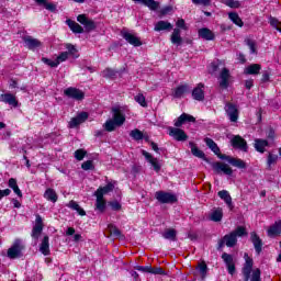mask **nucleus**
Masks as SVG:
<instances>
[{"instance_id": "1", "label": "nucleus", "mask_w": 281, "mask_h": 281, "mask_svg": "<svg viewBox=\"0 0 281 281\" xmlns=\"http://www.w3.org/2000/svg\"><path fill=\"white\" fill-rule=\"evenodd\" d=\"M245 258V265L243 268V273L246 281H261L260 280V269L256 268L254 269V259L250 258L248 254L244 255Z\"/></svg>"}, {"instance_id": "2", "label": "nucleus", "mask_w": 281, "mask_h": 281, "mask_svg": "<svg viewBox=\"0 0 281 281\" xmlns=\"http://www.w3.org/2000/svg\"><path fill=\"white\" fill-rule=\"evenodd\" d=\"M155 199L158 203H162V204L177 203V195L175 193H170L166 191H157L155 193Z\"/></svg>"}, {"instance_id": "3", "label": "nucleus", "mask_w": 281, "mask_h": 281, "mask_svg": "<svg viewBox=\"0 0 281 281\" xmlns=\"http://www.w3.org/2000/svg\"><path fill=\"white\" fill-rule=\"evenodd\" d=\"M23 251V241L21 239H15L13 245L8 249L7 256L14 260V258H20L21 252Z\"/></svg>"}, {"instance_id": "4", "label": "nucleus", "mask_w": 281, "mask_h": 281, "mask_svg": "<svg viewBox=\"0 0 281 281\" xmlns=\"http://www.w3.org/2000/svg\"><path fill=\"white\" fill-rule=\"evenodd\" d=\"M218 158L224 159L231 164V166H234V168H239V170H245L247 168V162H245L243 159L234 158L227 155H220Z\"/></svg>"}, {"instance_id": "5", "label": "nucleus", "mask_w": 281, "mask_h": 281, "mask_svg": "<svg viewBox=\"0 0 281 281\" xmlns=\"http://www.w3.org/2000/svg\"><path fill=\"white\" fill-rule=\"evenodd\" d=\"M64 95L71 98L72 100H85V92L78 88L69 87L64 90Z\"/></svg>"}, {"instance_id": "6", "label": "nucleus", "mask_w": 281, "mask_h": 281, "mask_svg": "<svg viewBox=\"0 0 281 281\" xmlns=\"http://www.w3.org/2000/svg\"><path fill=\"white\" fill-rule=\"evenodd\" d=\"M77 21L83 25L86 32H93V30H95V22L89 19L87 14H79Z\"/></svg>"}, {"instance_id": "7", "label": "nucleus", "mask_w": 281, "mask_h": 281, "mask_svg": "<svg viewBox=\"0 0 281 281\" xmlns=\"http://www.w3.org/2000/svg\"><path fill=\"white\" fill-rule=\"evenodd\" d=\"M170 137H173L176 142H186L188 140V134L179 127H168Z\"/></svg>"}, {"instance_id": "8", "label": "nucleus", "mask_w": 281, "mask_h": 281, "mask_svg": "<svg viewBox=\"0 0 281 281\" xmlns=\"http://www.w3.org/2000/svg\"><path fill=\"white\" fill-rule=\"evenodd\" d=\"M43 217H41V215H36L35 218V225L33 226L32 229V238H34L35 240H38V238L41 237V234H43Z\"/></svg>"}, {"instance_id": "9", "label": "nucleus", "mask_w": 281, "mask_h": 281, "mask_svg": "<svg viewBox=\"0 0 281 281\" xmlns=\"http://www.w3.org/2000/svg\"><path fill=\"white\" fill-rule=\"evenodd\" d=\"M213 170L217 175H221V172H222L223 175H227L228 177L234 173V170L232 169V167H229V165H227L225 162H214Z\"/></svg>"}, {"instance_id": "10", "label": "nucleus", "mask_w": 281, "mask_h": 281, "mask_svg": "<svg viewBox=\"0 0 281 281\" xmlns=\"http://www.w3.org/2000/svg\"><path fill=\"white\" fill-rule=\"evenodd\" d=\"M121 36H123V38L127 41L130 45H133L134 47H142V40H139V37H137L135 34L127 31H122Z\"/></svg>"}, {"instance_id": "11", "label": "nucleus", "mask_w": 281, "mask_h": 281, "mask_svg": "<svg viewBox=\"0 0 281 281\" xmlns=\"http://www.w3.org/2000/svg\"><path fill=\"white\" fill-rule=\"evenodd\" d=\"M89 120V114L87 112H81L77 116L72 117L68 123L69 128H76Z\"/></svg>"}, {"instance_id": "12", "label": "nucleus", "mask_w": 281, "mask_h": 281, "mask_svg": "<svg viewBox=\"0 0 281 281\" xmlns=\"http://www.w3.org/2000/svg\"><path fill=\"white\" fill-rule=\"evenodd\" d=\"M225 111L231 122H238V108L234 103H226Z\"/></svg>"}, {"instance_id": "13", "label": "nucleus", "mask_w": 281, "mask_h": 281, "mask_svg": "<svg viewBox=\"0 0 281 281\" xmlns=\"http://www.w3.org/2000/svg\"><path fill=\"white\" fill-rule=\"evenodd\" d=\"M112 117H113L112 120L119 126H122L124 124V122H126V116H124V113L122 112V109H120V108L112 109Z\"/></svg>"}, {"instance_id": "14", "label": "nucleus", "mask_w": 281, "mask_h": 281, "mask_svg": "<svg viewBox=\"0 0 281 281\" xmlns=\"http://www.w3.org/2000/svg\"><path fill=\"white\" fill-rule=\"evenodd\" d=\"M142 155H143V157H145L146 161H148V164H150V166L154 168V170L156 172H159V170H161V165H159V160H157V158L153 157L150 155V153L143 149Z\"/></svg>"}, {"instance_id": "15", "label": "nucleus", "mask_w": 281, "mask_h": 281, "mask_svg": "<svg viewBox=\"0 0 281 281\" xmlns=\"http://www.w3.org/2000/svg\"><path fill=\"white\" fill-rule=\"evenodd\" d=\"M0 102H4V104H9L16 109L19 106V100H16V95L12 93H4L0 95Z\"/></svg>"}, {"instance_id": "16", "label": "nucleus", "mask_w": 281, "mask_h": 281, "mask_svg": "<svg viewBox=\"0 0 281 281\" xmlns=\"http://www.w3.org/2000/svg\"><path fill=\"white\" fill-rule=\"evenodd\" d=\"M229 78H232L229 70L227 68H223L218 78L221 89H227V87H229Z\"/></svg>"}, {"instance_id": "17", "label": "nucleus", "mask_w": 281, "mask_h": 281, "mask_svg": "<svg viewBox=\"0 0 281 281\" xmlns=\"http://www.w3.org/2000/svg\"><path fill=\"white\" fill-rule=\"evenodd\" d=\"M222 259L224 260L225 265L227 266L228 269V273H231V276H234V273H236V266L234 265V257H232V255L224 252L222 255Z\"/></svg>"}, {"instance_id": "18", "label": "nucleus", "mask_w": 281, "mask_h": 281, "mask_svg": "<svg viewBox=\"0 0 281 281\" xmlns=\"http://www.w3.org/2000/svg\"><path fill=\"white\" fill-rule=\"evenodd\" d=\"M232 146H234V148H239V150H244V153H247V140H245V138H243L240 135L233 137Z\"/></svg>"}, {"instance_id": "19", "label": "nucleus", "mask_w": 281, "mask_h": 281, "mask_svg": "<svg viewBox=\"0 0 281 281\" xmlns=\"http://www.w3.org/2000/svg\"><path fill=\"white\" fill-rule=\"evenodd\" d=\"M205 89V85L199 83L192 91V98L193 100H198V102H202V100H205V92L203 91Z\"/></svg>"}, {"instance_id": "20", "label": "nucleus", "mask_w": 281, "mask_h": 281, "mask_svg": "<svg viewBox=\"0 0 281 281\" xmlns=\"http://www.w3.org/2000/svg\"><path fill=\"white\" fill-rule=\"evenodd\" d=\"M186 122H196V119L190 114L182 113L175 122V126H177V128H180V126H183Z\"/></svg>"}, {"instance_id": "21", "label": "nucleus", "mask_w": 281, "mask_h": 281, "mask_svg": "<svg viewBox=\"0 0 281 281\" xmlns=\"http://www.w3.org/2000/svg\"><path fill=\"white\" fill-rule=\"evenodd\" d=\"M209 220L213 221V223H221V221H223V209H213L209 214Z\"/></svg>"}, {"instance_id": "22", "label": "nucleus", "mask_w": 281, "mask_h": 281, "mask_svg": "<svg viewBox=\"0 0 281 281\" xmlns=\"http://www.w3.org/2000/svg\"><path fill=\"white\" fill-rule=\"evenodd\" d=\"M217 196H220V199H222V201L226 203L229 210H234V204H232V195H229V191H218Z\"/></svg>"}, {"instance_id": "23", "label": "nucleus", "mask_w": 281, "mask_h": 281, "mask_svg": "<svg viewBox=\"0 0 281 281\" xmlns=\"http://www.w3.org/2000/svg\"><path fill=\"white\" fill-rule=\"evenodd\" d=\"M268 236L270 238H276V236H280L281 234V221L276 222L272 226L268 228Z\"/></svg>"}, {"instance_id": "24", "label": "nucleus", "mask_w": 281, "mask_h": 281, "mask_svg": "<svg viewBox=\"0 0 281 281\" xmlns=\"http://www.w3.org/2000/svg\"><path fill=\"white\" fill-rule=\"evenodd\" d=\"M95 196H97V203L95 207L99 210V212H104L106 210V201H104V195L100 193V191H95Z\"/></svg>"}, {"instance_id": "25", "label": "nucleus", "mask_w": 281, "mask_h": 281, "mask_svg": "<svg viewBox=\"0 0 281 281\" xmlns=\"http://www.w3.org/2000/svg\"><path fill=\"white\" fill-rule=\"evenodd\" d=\"M135 3H142L143 5H145V8H148L151 11H156L159 10V2L155 1V0H133Z\"/></svg>"}, {"instance_id": "26", "label": "nucleus", "mask_w": 281, "mask_h": 281, "mask_svg": "<svg viewBox=\"0 0 281 281\" xmlns=\"http://www.w3.org/2000/svg\"><path fill=\"white\" fill-rule=\"evenodd\" d=\"M155 32H164V31H168L170 32V30H172V24L168 21H158L156 24H155V27H154Z\"/></svg>"}, {"instance_id": "27", "label": "nucleus", "mask_w": 281, "mask_h": 281, "mask_svg": "<svg viewBox=\"0 0 281 281\" xmlns=\"http://www.w3.org/2000/svg\"><path fill=\"white\" fill-rule=\"evenodd\" d=\"M260 69H262L260 64H252L245 68L244 74H246V76H258Z\"/></svg>"}, {"instance_id": "28", "label": "nucleus", "mask_w": 281, "mask_h": 281, "mask_svg": "<svg viewBox=\"0 0 281 281\" xmlns=\"http://www.w3.org/2000/svg\"><path fill=\"white\" fill-rule=\"evenodd\" d=\"M25 43V47L29 49H36V47H41V41L32 37V36H26L23 38Z\"/></svg>"}, {"instance_id": "29", "label": "nucleus", "mask_w": 281, "mask_h": 281, "mask_svg": "<svg viewBox=\"0 0 281 281\" xmlns=\"http://www.w3.org/2000/svg\"><path fill=\"white\" fill-rule=\"evenodd\" d=\"M250 240L254 244L257 254H260V251H262V240L260 237L256 233H251Z\"/></svg>"}, {"instance_id": "30", "label": "nucleus", "mask_w": 281, "mask_h": 281, "mask_svg": "<svg viewBox=\"0 0 281 281\" xmlns=\"http://www.w3.org/2000/svg\"><path fill=\"white\" fill-rule=\"evenodd\" d=\"M267 146H269V142L267 139L262 138H256L255 139V149L257 153H265Z\"/></svg>"}, {"instance_id": "31", "label": "nucleus", "mask_w": 281, "mask_h": 281, "mask_svg": "<svg viewBox=\"0 0 281 281\" xmlns=\"http://www.w3.org/2000/svg\"><path fill=\"white\" fill-rule=\"evenodd\" d=\"M66 23L74 34H82L85 32V29L76 21L67 20Z\"/></svg>"}, {"instance_id": "32", "label": "nucleus", "mask_w": 281, "mask_h": 281, "mask_svg": "<svg viewBox=\"0 0 281 281\" xmlns=\"http://www.w3.org/2000/svg\"><path fill=\"white\" fill-rule=\"evenodd\" d=\"M188 91H190V88L188 87V85H182L177 87L173 90V98H183V95H186L188 93Z\"/></svg>"}, {"instance_id": "33", "label": "nucleus", "mask_w": 281, "mask_h": 281, "mask_svg": "<svg viewBox=\"0 0 281 281\" xmlns=\"http://www.w3.org/2000/svg\"><path fill=\"white\" fill-rule=\"evenodd\" d=\"M40 251L43 256H49V237L44 236L42 244L40 246Z\"/></svg>"}, {"instance_id": "34", "label": "nucleus", "mask_w": 281, "mask_h": 281, "mask_svg": "<svg viewBox=\"0 0 281 281\" xmlns=\"http://www.w3.org/2000/svg\"><path fill=\"white\" fill-rule=\"evenodd\" d=\"M44 199H46V201H50L52 203H56V201H58V194L54 189H46L44 192Z\"/></svg>"}, {"instance_id": "35", "label": "nucleus", "mask_w": 281, "mask_h": 281, "mask_svg": "<svg viewBox=\"0 0 281 281\" xmlns=\"http://www.w3.org/2000/svg\"><path fill=\"white\" fill-rule=\"evenodd\" d=\"M198 33L204 41H214V33L210 29H200Z\"/></svg>"}, {"instance_id": "36", "label": "nucleus", "mask_w": 281, "mask_h": 281, "mask_svg": "<svg viewBox=\"0 0 281 281\" xmlns=\"http://www.w3.org/2000/svg\"><path fill=\"white\" fill-rule=\"evenodd\" d=\"M171 43L173 45H181L183 43V38H181V30L175 29L171 34Z\"/></svg>"}, {"instance_id": "37", "label": "nucleus", "mask_w": 281, "mask_h": 281, "mask_svg": "<svg viewBox=\"0 0 281 281\" xmlns=\"http://www.w3.org/2000/svg\"><path fill=\"white\" fill-rule=\"evenodd\" d=\"M162 238L166 240H177V231L175 228H167L162 233Z\"/></svg>"}, {"instance_id": "38", "label": "nucleus", "mask_w": 281, "mask_h": 281, "mask_svg": "<svg viewBox=\"0 0 281 281\" xmlns=\"http://www.w3.org/2000/svg\"><path fill=\"white\" fill-rule=\"evenodd\" d=\"M189 146L191 148V153L192 155H194V157H198L199 159H203V157H205V154L199 149V147H196V144L190 142Z\"/></svg>"}, {"instance_id": "39", "label": "nucleus", "mask_w": 281, "mask_h": 281, "mask_svg": "<svg viewBox=\"0 0 281 281\" xmlns=\"http://www.w3.org/2000/svg\"><path fill=\"white\" fill-rule=\"evenodd\" d=\"M206 146H209L212 151L217 155V157L221 155V149L218 148V145H216V143L214 140H212V138H205L204 139Z\"/></svg>"}, {"instance_id": "40", "label": "nucleus", "mask_w": 281, "mask_h": 281, "mask_svg": "<svg viewBox=\"0 0 281 281\" xmlns=\"http://www.w3.org/2000/svg\"><path fill=\"white\" fill-rule=\"evenodd\" d=\"M238 239H236V235L231 233L229 235L224 236V243L226 247H234Z\"/></svg>"}, {"instance_id": "41", "label": "nucleus", "mask_w": 281, "mask_h": 281, "mask_svg": "<svg viewBox=\"0 0 281 281\" xmlns=\"http://www.w3.org/2000/svg\"><path fill=\"white\" fill-rule=\"evenodd\" d=\"M9 188H12L14 194L18 196H23V193L21 192V189H19V184H16V179L10 178L9 179Z\"/></svg>"}, {"instance_id": "42", "label": "nucleus", "mask_w": 281, "mask_h": 281, "mask_svg": "<svg viewBox=\"0 0 281 281\" xmlns=\"http://www.w3.org/2000/svg\"><path fill=\"white\" fill-rule=\"evenodd\" d=\"M68 207L78 212L79 216H86L87 215V212H85L82 210V207H80V204L77 203L76 201H70L69 204H68Z\"/></svg>"}, {"instance_id": "43", "label": "nucleus", "mask_w": 281, "mask_h": 281, "mask_svg": "<svg viewBox=\"0 0 281 281\" xmlns=\"http://www.w3.org/2000/svg\"><path fill=\"white\" fill-rule=\"evenodd\" d=\"M196 271H199L202 280H205V278L207 276V265H205V262L199 263Z\"/></svg>"}, {"instance_id": "44", "label": "nucleus", "mask_w": 281, "mask_h": 281, "mask_svg": "<svg viewBox=\"0 0 281 281\" xmlns=\"http://www.w3.org/2000/svg\"><path fill=\"white\" fill-rule=\"evenodd\" d=\"M113 188H115V186L110 182L105 187L99 188L97 192H100L101 196H104V194H109V192H113Z\"/></svg>"}, {"instance_id": "45", "label": "nucleus", "mask_w": 281, "mask_h": 281, "mask_svg": "<svg viewBox=\"0 0 281 281\" xmlns=\"http://www.w3.org/2000/svg\"><path fill=\"white\" fill-rule=\"evenodd\" d=\"M135 102H137L138 104H140L144 109H146V106H148V103L146 102V97L142 93H138L134 97Z\"/></svg>"}, {"instance_id": "46", "label": "nucleus", "mask_w": 281, "mask_h": 281, "mask_svg": "<svg viewBox=\"0 0 281 281\" xmlns=\"http://www.w3.org/2000/svg\"><path fill=\"white\" fill-rule=\"evenodd\" d=\"M228 18L231 19V21H233V23H235V25H238V27H243V20L240 19V16L237 15V13H229Z\"/></svg>"}, {"instance_id": "47", "label": "nucleus", "mask_w": 281, "mask_h": 281, "mask_svg": "<svg viewBox=\"0 0 281 281\" xmlns=\"http://www.w3.org/2000/svg\"><path fill=\"white\" fill-rule=\"evenodd\" d=\"M65 47L68 50L67 52L68 56L70 55V56H74L75 58H78V49L76 48V46L71 44H66Z\"/></svg>"}, {"instance_id": "48", "label": "nucleus", "mask_w": 281, "mask_h": 281, "mask_svg": "<svg viewBox=\"0 0 281 281\" xmlns=\"http://www.w3.org/2000/svg\"><path fill=\"white\" fill-rule=\"evenodd\" d=\"M119 126L117 123L114 122V120H109L105 122L104 124V128L105 131H108L109 133H112V131H115V127Z\"/></svg>"}, {"instance_id": "49", "label": "nucleus", "mask_w": 281, "mask_h": 281, "mask_svg": "<svg viewBox=\"0 0 281 281\" xmlns=\"http://www.w3.org/2000/svg\"><path fill=\"white\" fill-rule=\"evenodd\" d=\"M130 136L133 137L136 142L144 139V133H142V131H139V130H133L130 133Z\"/></svg>"}, {"instance_id": "50", "label": "nucleus", "mask_w": 281, "mask_h": 281, "mask_svg": "<svg viewBox=\"0 0 281 281\" xmlns=\"http://www.w3.org/2000/svg\"><path fill=\"white\" fill-rule=\"evenodd\" d=\"M269 23H270L271 27L277 30V32L281 33V22L278 19L270 18Z\"/></svg>"}, {"instance_id": "51", "label": "nucleus", "mask_w": 281, "mask_h": 281, "mask_svg": "<svg viewBox=\"0 0 281 281\" xmlns=\"http://www.w3.org/2000/svg\"><path fill=\"white\" fill-rule=\"evenodd\" d=\"M149 273H153V276H166V271H164L160 267H151L149 268Z\"/></svg>"}, {"instance_id": "52", "label": "nucleus", "mask_w": 281, "mask_h": 281, "mask_svg": "<svg viewBox=\"0 0 281 281\" xmlns=\"http://www.w3.org/2000/svg\"><path fill=\"white\" fill-rule=\"evenodd\" d=\"M117 72L111 68H106L105 70L102 71L103 78H115Z\"/></svg>"}, {"instance_id": "53", "label": "nucleus", "mask_w": 281, "mask_h": 281, "mask_svg": "<svg viewBox=\"0 0 281 281\" xmlns=\"http://www.w3.org/2000/svg\"><path fill=\"white\" fill-rule=\"evenodd\" d=\"M246 43H247V46L250 49V54H257L258 53V48L256 46V42H254L251 40H247Z\"/></svg>"}, {"instance_id": "54", "label": "nucleus", "mask_w": 281, "mask_h": 281, "mask_svg": "<svg viewBox=\"0 0 281 281\" xmlns=\"http://www.w3.org/2000/svg\"><path fill=\"white\" fill-rule=\"evenodd\" d=\"M108 231H109V233H110V236H115V237H117V236H120V231L115 227V225H113V224H110L109 226H108Z\"/></svg>"}, {"instance_id": "55", "label": "nucleus", "mask_w": 281, "mask_h": 281, "mask_svg": "<svg viewBox=\"0 0 281 281\" xmlns=\"http://www.w3.org/2000/svg\"><path fill=\"white\" fill-rule=\"evenodd\" d=\"M233 234L235 235V237H236V236H239V237H241V236H247V229H245V227H243V226H239V227H237V228L233 232Z\"/></svg>"}, {"instance_id": "56", "label": "nucleus", "mask_w": 281, "mask_h": 281, "mask_svg": "<svg viewBox=\"0 0 281 281\" xmlns=\"http://www.w3.org/2000/svg\"><path fill=\"white\" fill-rule=\"evenodd\" d=\"M278 161V155H273V154H269L268 155V168H271V166H273V164H276Z\"/></svg>"}, {"instance_id": "57", "label": "nucleus", "mask_w": 281, "mask_h": 281, "mask_svg": "<svg viewBox=\"0 0 281 281\" xmlns=\"http://www.w3.org/2000/svg\"><path fill=\"white\" fill-rule=\"evenodd\" d=\"M42 61H44L45 65H48V67H58V61L57 59L55 60H52V59H48V58H42Z\"/></svg>"}, {"instance_id": "58", "label": "nucleus", "mask_w": 281, "mask_h": 281, "mask_svg": "<svg viewBox=\"0 0 281 281\" xmlns=\"http://www.w3.org/2000/svg\"><path fill=\"white\" fill-rule=\"evenodd\" d=\"M86 155H87V153L82 149H78L75 151V157L78 161H82V159H85Z\"/></svg>"}, {"instance_id": "59", "label": "nucleus", "mask_w": 281, "mask_h": 281, "mask_svg": "<svg viewBox=\"0 0 281 281\" xmlns=\"http://www.w3.org/2000/svg\"><path fill=\"white\" fill-rule=\"evenodd\" d=\"M67 58H69V53L67 52H63L57 58V63L58 65H60V63H65V60H67Z\"/></svg>"}, {"instance_id": "60", "label": "nucleus", "mask_w": 281, "mask_h": 281, "mask_svg": "<svg viewBox=\"0 0 281 281\" xmlns=\"http://www.w3.org/2000/svg\"><path fill=\"white\" fill-rule=\"evenodd\" d=\"M82 170H93V161L88 160L81 165Z\"/></svg>"}, {"instance_id": "61", "label": "nucleus", "mask_w": 281, "mask_h": 281, "mask_svg": "<svg viewBox=\"0 0 281 281\" xmlns=\"http://www.w3.org/2000/svg\"><path fill=\"white\" fill-rule=\"evenodd\" d=\"M228 8H240V2L237 0H227Z\"/></svg>"}, {"instance_id": "62", "label": "nucleus", "mask_w": 281, "mask_h": 281, "mask_svg": "<svg viewBox=\"0 0 281 281\" xmlns=\"http://www.w3.org/2000/svg\"><path fill=\"white\" fill-rule=\"evenodd\" d=\"M45 10H48L49 12H56V4L52 2H46L44 4Z\"/></svg>"}, {"instance_id": "63", "label": "nucleus", "mask_w": 281, "mask_h": 281, "mask_svg": "<svg viewBox=\"0 0 281 281\" xmlns=\"http://www.w3.org/2000/svg\"><path fill=\"white\" fill-rule=\"evenodd\" d=\"M177 27L180 30H188V26H186V20L179 19L176 23Z\"/></svg>"}, {"instance_id": "64", "label": "nucleus", "mask_w": 281, "mask_h": 281, "mask_svg": "<svg viewBox=\"0 0 281 281\" xmlns=\"http://www.w3.org/2000/svg\"><path fill=\"white\" fill-rule=\"evenodd\" d=\"M194 5H210V0H192Z\"/></svg>"}]
</instances>
